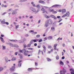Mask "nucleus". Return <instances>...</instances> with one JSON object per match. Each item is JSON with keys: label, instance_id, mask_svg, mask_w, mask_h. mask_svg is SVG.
Wrapping results in <instances>:
<instances>
[{"label": "nucleus", "instance_id": "nucleus-1", "mask_svg": "<svg viewBox=\"0 0 74 74\" xmlns=\"http://www.w3.org/2000/svg\"><path fill=\"white\" fill-rule=\"evenodd\" d=\"M34 7H37L38 8L37 10H36V9L34 8L31 7L30 8V9L31 11H33L35 12V14H37L38 12L40 11V10L41 9V6L39 5H35Z\"/></svg>", "mask_w": 74, "mask_h": 74}, {"label": "nucleus", "instance_id": "nucleus-2", "mask_svg": "<svg viewBox=\"0 0 74 74\" xmlns=\"http://www.w3.org/2000/svg\"><path fill=\"white\" fill-rule=\"evenodd\" d=\"M20 52L22 53H23V54L24 55H25V56H27V55H28V52H29V51H26L25 49H23L22 50H20Z\"/></svg>", "mask_w": 74, "mask_h": 74}, {"label": "nucleus", "instance_id": "nucleus-3", "mask_svg": "<svg viewBox=\"0 0 74 74\" xmlns=\"http://www.w3.org/2000/svg\"><path fill=\"white\" fill-rule=\"evenodd\" d=\"M9 45L10 46H11V47H17V48H18L19 47V46L18 45H17L16 44H14L12 45L11 43H10Z\"/></svg>", "mask_w": 74, "mask_h": 74}, {"label": "nucleus", "instance_id": "nucleus-4", "mask_svg": "<svg viewBox=\"0 0 74 74\" xmlns=\"http://www.w3.org/2000/svg\"><path fill=\"white\" fill-rule=\"evenodd\" d=\"M10 41H13V42H19V43H21L22 42H23V41H22V40H10Z\"/></svg>", "mask_w": 74, "mask_h": 74}, {"label": "nucleus", "instance_id": "nucleus-5", "mask_svg": "<svg viewBox=\"0 0 74 74\" xmlns=\"http://www.w3.org/2000/svg\"><path fill=\"white\" fill-rule=\"evenodd\" d=\"M65 73H66V70L64 69L63 68V72L61 71H60V74H64Z\"/></svg>", "mask_w": 74, "mask_h": 74}, {"label": "nucleus", "instance_id": "nucleus-6", "mask_svg": "<svg viewBox=\"0 0 74 74\" xmlns=\"http://www.w3.org/2000/svg\"><path fill=\"white\" fill-rule=\"evenodd\" d=\"M61 5H53L51 7H55V8H58V7H61Z\"/></svg>", "mask_w": 74, "mask_h": 74}, {"label": "nucleus", "instance_id": "nucleus-7", "mask_svg": "<svg viewBox=\"0 0 74 74\" xmlns=\"http://www.w3.org/2000/svg\"><path fill=\"white\" fill-rule=\"evenodd\" d=\"M29 33L32 32V34H33V35H34L37 33V32H34V30H32L29 31Z\"/></svg>", "mask_w": 74, "mask_h": 74}, {"label": "nucleus", "instance_id": "nucleus-8", "mask_svg": "<svg viewBox=\"0 0 74 74\" xmlns=\"http://www.w3.org/2000/svg\"><path fill=\"white\" fill-rule=\"evenodd\" d=\"M46 22H48L49 24H52L53 23V21L51 20H49L46 21Z\"/></svg>", "mask_w": 74, "mask_h": 74}, {"label": "nucleus", "instance_id": "nucleus-9", "mask_svg": "<svg viewBox=\"0 0 74 74\" xmlns=\"http://www.w3.org/2000/svg\"><path fill=\"white\" fill-rule=\"evenodd\" d=\"M22 62V61L21 60H20L18 62V66L19 67H21V66L22 65V63H21V62Z\"/></svg>", "mask_w": 74, "mask_h": 74}, {"label": "nucleus", "instance_id": "nucleus-10", "mask_svg": "<svg viewBox=\"0 0 74 74\" xmlns=\"http://www.w3.org/2000/svg\"><path fill=\"white\" fill-rule=\"evenodd\" d=\"M15 69V66H13L10 69V70L11 71H14Z\"/></svg>", "mask_w": 74, "mask_h": 74}, {"label": "nucleus", "instance_id": "nucleus-11", "mask_svg": "<svg viewBox=\"0 0 74 74\" xmlns=\"http://www.w3.org/2000/svg\"><path fill=\"white\" fill-rule=\"evenodd\" d=\"M50 12H52L53 14H56L57 13V12L56 11H55L53 10V9H52L51 10H49Z\"/></svg>", "mask_w": 74, "mask_h": 74}, {"label": "nucleus", "instance_id": "nucleus-12", "mask_svg": "<svg viewBox=\"0 0 74 74\" xmlns=\"http://www.w3.org/2000/svg\"><path fill=\"white\" fill-rule=\"evenodd\" d=\"M5 59L6 62L7 63H8V61L10 62V61H11V60H8V58L7 57H5Z\"/></svg>", "mask_w": 74, "mask_h": 74}, {"label": "nucleus", "instance_id": "nucleus-13", "mask_svg": "<svg viewBox=\"0 0 74 74\" xmlns=\"http://www.w3.org/2000/svg\"><path fill=\"white\" fill-rule=\"evenodd\" d=\"M12 15H14V14L16 15V14H17V12H15V10H12Z\"/></svg>", "mask_w": 74, "mask_h": 74}, {"label": "nucleus", "instance_id": "nucleus-14", "mask_svg": "<svg viewBox=\"0 0 74 74\" xmlns=\"http://www.w3.org/2000/svg\"><path fill=\"white\" fill-rule=\"evenodd\" d=\"M49 26V23L48 22H47V21H46V23L45 24V27H47Z\"/></svg>", "mask_w": 74, "mask_h": 74}, {"label": "nucleus", "instance_id": "nucleus-15", "mask_svg": "<svg viewBox=\"0 0 74 74\" xmlns=\"http://www.w3.org/2000/svg\"><path fill=\"white\" fill-rule=\"evenodd\" d=\"M70 71H71V74H74V70L73 69H70Z\"/></svg>", "mask_w": 74, "mask_h": 74}, {"label": "nucleus", "instance_id": "nucleus-16", "mask_svg": "<svg viewBox=\"0 0 74 74\" xmlns=\"http://www.w3.org/2000/svg\"><path fill=\"white\" fill-rule=\"evenodd\" d=\"M65 15L66 17H69V16L70 15V12H67L65 14Z\"/></svg>", "mask_w": 74, "mask_h": 74}, {"label": "nucleus", "instance_id": "nucleus-17", "mask_svg": "<svg viewBox=\"0 0 74 74\" xmlns=\"http://www.w3.org/2000/svg\"><path fill=\"white\" fill-rule=\"evenodd\" d=\"M50 16L51 18H54V19H57V17H56L55 16L53 15H50Z\"/></svg>", "mask_w": 74, "mask_h": 74}, {"label": "nucleus", "instance_id": "nucleus-18", "mask_svg": "<svg viewBox=\"0 0 74 74\" xmlns=\"http://www.w3.org/2000/svg\"><path fill=\"white\" fill-rule=\"evenodd\" d=\"M42 47L44 49L43 50V51L45 53V52L46 51V47L44 45H43Z\"/></svg>", "mask_w": 74, "mask_h": 74}, {"label": "nucleus", "instance_id": "nucleus-19", "mask_svg": "<svg viewBox=\"0 0 74 74\" xmlns=\"http://www.w3.org/2000/svg\"><path fill=\"white\" fill-rule=\"evenodd\" d=\"M41 10H42V11H43V12H42L43 13H45V12H46V11H45V9H44V8L43 7H42V8Z\"/></svg>", "mask_w": 74, "mask_h": 74}, {"label": "nucleus", "instance_id": "nucleus-20", "mask_svg": "<svg viewBox=\"0 0 74 74\" xmlns=\"http://www.w3.org/2000/svg\"><path fill=\"white\" fill-rule=\"evenodd\" d=\"M44 16L46 18H50V16H47L46 14H44Z\"/></svg>", "mask_w": 74, "mask_h": 74}, {"label": "nucleus", "instance_id": "nucleus-21", "mask_svg": "<svg viewBox=\"0 0 74 74\" xmlns=\"http://www.w3.org/2000/svg\"><path fill=\"white\" fill-rule=\"evenodd\" d=\"M60 64L62 65V66H63V65H64V63L61 60L60 61Z\"/></svg>", "mask_w": 74, "mask_h": 74}, {"label": "nucleus", "instance_id": "nucleus-22", "mask_svg": "<svg viewBox=\"0 0 74 74\" xmlns=\"http://www.w3.org/2000/svg\"><path fill=\"white\" fill-rule=\"evenodd\" d=\"M66 12V10L64 9H63L62 10V14H64V13H65Z\"/></svg>", "mask_w": 74, "mask_h": 74}, {"label": "nucleus", "instance_id": "nucleus-23", "mask_svg": "<svg viewBox=\"0 0 74 74\" xmlns=\"http://www.w3.org/2000/svg\"><path fill=\"white\" fill-rule=\"evenodd\" d=\"M39 2L40 3H41L42 4H44L45 3V2L42 0H40L39 1Z\"/></svg>", "mask_w": 74, "mask_h": 74}, {"label": "nucleus", "instance_id": "nucleus-24", "mask_svg": "<svg viewBox=\"0 0 74 74\" xmlns=\"http://www.w3.org/2000/svg\"><path fill=\"white\" fill-rule=\"evenodd\" d=\"M51 29L53 32H55V27H51Z\"/></svg>", "mask_w": 74, "mask_h": 74}, {"label": "nucleus", "instance_id": "nucleus-25", "mask_svg": "<svg viewBox=\"0 0 74 74\" xmlns=\"http://www.w3.org/2000/svg\"><path fill=\"white\" fill-rule=\"evenodd\" d=\"M0 38L1 39V40L3 42H4V39L3 38L1 37V36H0Z\"/></svg>", "mask_w": 74, "mask_h": 74}, {"label": "nucleus", "instance_id": "nucleus-26", "mask_svg": "<svg viewBox=\"0 0 74 74\" xmlns=\"http://www.w3.org/2000/svg\"><path fill=\"white\" fill-rule=\"evenodd\" d=\"M27 1V0H20L19 1L21 3L22 2H25V1Z\"/></svg>", "mask_w": 74, "mask_h": 74}, {"label": "nucleus", "instance_id": "nucleus-27", "mask_svg": "<svg viewBox=\"0 0 74 74\" xmlns=\"http://www.w3.org/2000/svg\"><path fill=\"white\" fill-rule=\"evenodd\" d=\"M48 38L49 40H52V37L51 36H49L48 37Z\"/></svg>", "mask_w": 74, "mask_h": 74}, {"label": "nucleus", "instance_id": "nucleus-28", "mask_svg": "<svg viewBox=\"0 0 74 74\" xmlns=\"http://www.w3.org/2000/svg\"><path fill=\"white\" fill-rule=\"evenodd\" d=\"M27 70L28 71H32V69L31 68H29Z\"/></svg>", "mask_w": 74, "mask_h": 74}, {"label": "nucleus", "instance_id": "nucleus-29", "mask_svg": "<svg viewBox=\"0 0 74 74\" xmlns=\"http://www.w3.org/2000/svg\"><path fill=\"white\" fill-rule=\"evenodd\" d=\"M2 48H3V50H4V49H5V46L2 45Z\"/></svg>", "mask_w": 74, "mask_h": 74}, {"label": "nucleus", "instance_id": "nucleus-30", "mask_svg": "<svg viewBox=\"0 0 74 74\" xmlns=\"http://www.w3.org/2000/svg\"><path fill=\"white\" fill-rule=\"evenodd\" d=\"M57 60H59V57L58 56H57L56 57Z\"/></svg>", "mask_w": 74, "mask_h": 74}, {"label": "nucleus", "instance_id": "nucleus-31", "mask_svg": "<svg viewBox=\"0 0 74 74\" xmlns=\"http://www.w3.org/2000/svg\"><path fill=\"white\" fill-rule=\"evenodd\" d=\"M31 4L33 5V7H35V4H34V2H31Z\"/></svg>", "mask_w": 74, "mask_h": 74}, {"label": "nucleus", "instance_id": "nucleus-32", "mask_svg": "<svg viewBox=\"0 0 74 74\" xmlns=\"http://www.w3.org/2000/svg\"><path fill=\"white\" fill-rule=\"evenodd\" d=\"M12 8H10V9L8 10H7V12H10V11H12Z\"/></svg>", "mask_w": 74, "mask_h": 74}, {"label": "nucleus", "instance_id": "nucleus-33", "mask_svg": "<svg viewBox=\"0 0 74 74\" xmlns=\"http://www.w3.org/2000/svg\"><path fill=\"white\" fill-rule=\"evenodd\" d=\"M16 59V58H12V60H15Z\"/></svg>", "mask_w": 74, "mask_h": 74}, {"label": "nucleus", "instance_id": "nucleus-34", "mask_svg": "<svg viewBox=\"0 0 74 74\" xmlns=\"http://www.w3.org/2000/svg\"><path fill=\"white\" fill-rule=\"evenodd\" d=\"M47 61H48L49 62H51V60L48 58H47Z\"/></svg>", "mask_w": 74, "mask_h": 74}, {"label": "nucleus", "instance_id": "nucleus-35", "mask_svg": "<svg viewBox=\"0 0 74 74\" xmlns=\"http://www.w3.org/2000/svg\"><path fill=\"white\" fill-rule=\"evenodd\" d=\"M33 40H32L30 41V44H33Z\"/></svg>", "mask_w": 74, "mask_h": 74}, {"label": "nucleus", "instance_id": "nucleus-36", "mask_svg": "<svg viewBox=\"0 0 74 74\" xmlns=\"http://www.w3.org/2000/svg\"><path fill=\"white\" fill-rule=\"evenodd\" d=\"M1 23H3V24H5V22L4 21H1Z\"/></svg>", "mask_w": 74, "mask_h": 74}, {"label": "nucleus", "instance_id": "nucleus-37", "mask_svg": "<svg viewBox=\"0 0 74 74\" xmlns=\"http://www.w3.org/2000/svg\"><path fill=\"white\" fill-rule=\"evenodd\" d=\"M59 40H62V38H60V37H59L58 39H57V40L58 41H59Z\"/></svg>", "mask_w": 74, "mask_h": 74}, {"label": "nucleus", "instance_id": "nucleus-38", "mask_svg": "<svg viewBox=\"0 0 74 74\" xmlns=\"http://www.w3.org/2000/svg\"><path fill=\"white\" fill-rule=\"evenodd\" d=\"M35 63L36 66H38V63L37 62H35Z\"/></svg>", "mask_w": 74, "mask_h": 74}, {"label": "nucleus", "instance_id": "nucleus-39", "mask_svg": "<svg viewBox=\"0 0 74 74\" xmlns=\"http://www.w3.org/2000/svg\"><path fill=\"white\" fill-rule=\"evenodd\" d=\"M66 14H65L64 15H63L62 16V18H64V17H66Z\"/></svg>", "mask_w": 74, "mask_h": 74}, {"label": "nucleus", "instance_id": "nucleus-40", "mask_svg": "<svg viewBox=\"0 0 74 74\" xmlns=\"http://www.w3.org/2000/svg\"><path fill=\"white\" fill-rule=\"evenodd\" d=\"M30 45H31V44L30 43V44H28L27 45V47H30Z\"/></svg>", "mask_w": 74, "mask_h": 74}, {"label": "nucleus", "instance_id": "nucleus-41", "mask_svg": "<svg viewBox=\"0 0 74 74\" xmlns=\"http://www.w3.org/2000/svg\"><path fill=\"white\" fill-rule=\"evenodd\" d=\"M42 39H40L38 40L39 42H42Z\"/></svg>", "mask_w": 74, "mask_h": 74}, {"label": "nucleus", "instance_id": "nucleus-42", "mask_svg": "<svg viewBox=\"0 0 74 74\" xmlns=\"http://www.w3.org/2000/svg\"><path fill=\"white\" fill-rule=\"evenodd\" d=\"M24 46V48H25L26 47V44H23Z\"/></svg>", "mask_w": 74, "mask_h": 74}, {"label": "nucleus", "instance_id": "nucleus-43", "mask_svg": "<svg viewBox=\"0 0 74 74\" xmlns=\"http://www.w3.org/2000/svg\"><path fill=\"white\" fill-rule=\"evenodd\" d=\"M36 37L37 38H39V37H40V35H36Z\"/></svg>", "mask_w": 74, "mask_h": 74}, {"label": "nucleus", "instance_id": "nucleus-44", "mask_svg": "<svg viewBox=\"0 0 74 74\" xmlns=\"http://www.w3.org/2000/svg\"><path fill=\"white\" fill-rule=\"evenodd\" d=\"M15 26L16 27L15 29H17V28L19 27V25H15Z\"/></svg>", "mask_w": 74, "mask_h": 74}, {"label": "nucleus", "instance_id": "nucleus-45", "mask_svg": "<svg viewBox=\"0 0 74 74\" xmlns=\"http://www.w3.org/2000/svg\"><path fill=\"white\" fill-rule=\"evenodd\" d=\"M41 51H40V50H39V52L38 53V55H40V53H41Z\"/></svg>", "mask_w": 74, "mask_h": 74}, {"label": "nucleus", "instance_id": "nucleus-46", "mask_svg": "<svg viewBox=\"0 0 74 74\" xmlns=\"http://www.w3.org/2000/svg\"><path fill=\"white\" fill-rule=\"evenodd\" d=\"M57 45H58V44H55L54 45V47H57Z\"/></svg>", "mask_w": 74, "mask_h": 74}, {"label": "nucleus", "instance_id": "nucleus-47", "mask_svg": "<svg viewBox=\"0 0 74 74\" xmlns=\"http://www.w3.org/2000/svg\"><path fill=\"white\" fill-rule=\"evenodd\" d=\"M29 35H28V34H25V37H29Z\"/></svg>", "mask_w": 74, "mask_h": 74}, {"label": "nucleus", "instance_id": "nucleus-48", "mask_svg": "<svg viewBox=\"0 0 74 74\" xmlns=\"http://www.w3.org/2000/svg\"><path fill=\"white\" fill-rule=\"evenodd\" d=\"M32 41H33V42L34 41V42H36V39H34V40L32 39Z\"/></svg>", "mask_w": 74, "mask_h": 74}, {"label": "nucleus", "instance_id": "nucleus-49", "mask_svg": "<svg viewBox=\"0 0 74 74\" xmlns=\"http://www.w3.org/2000/svg\"><path fill=\"white\" fill-rule=\"evenodd\" d=\"M5 24H6L7 25H9V23L7 22H5Z\"/></svg>", "mask_w": 74, "mask_h": 74}, {"label": "nucleus", "instance_id": "nucleus-50", "mask_svg": "<svg viewBox=\"0 0 74 74\" xmlns=\"http://www.w3.org/2000/svg\"><path fill=\"white\" fill-rule=\"evenodd\" d=\"M63 23H60L59 24V26H61V25H62V24H63Z\"/></svg>", "mask_w": 74, "mask_h": 74}, {"label": "nucleus", "instance_id": "nucleus-51", "mask_svg": "<svg viewBox=\"0 0 74 74\" xmlns=\"http://www.w3.org/2000/svg\"><path fill=\"white\" fill-rule=\"evenodd\" d=\"M48 48H50V49H51V45H48Z\"/></svg>", "mask_w": 74, "mask_h": 74}, {"label": "nucleus", "instance_id": "nucleus-52", "mask_svg": "<svg viewBox=\"0 0 74 74\" xmlns=\"http://www.w3.org/2000/svg\"><path fill=\"white\" fill-rule=\"evenodd\" d=\"M62 11V10L60 9V10H59L58 11V12H61Z\"/></svg>", "mask_w": 74, "mask_h": 74}, {"label": "nucleus", "instance_id": "nucleus-53", "mask_svg": "<svg viewBox=\"0 0 74 74\" xmlns=\"http://www.w3.org/2000/svg\"><path fill=\"white\" fill-rule=\"evenodd\" d=\"M62 46L64 47H65V44L64 43H63L62 44Z\"/></svg>", "mask_w": 74, "mask_h": 74}, {"label": "nucleus", "instance_id": "nucleus-54", "mask_svg": "<svg viewBox=\"0 0 74 74\" xmlns=\"http://www.w3.org/2000/svg\"><path fill=\"white\" fill-rule=\"evenodd\" d=\"M53 49H51V52H53Z\"/></svg>", "mask_w": 74, "mask_h": 74}, {"label": "nucleus", "instance_id": "nucleus-55", "mask_svg": "<svg viewBox=\"0 0 74 74\" xmlns=\"http://www.w3.org/2000/svg\"><path fill=\"white\" fill-rule=\"evenodd\" d=\"M17 54H18V52H16L15 53H14V55H17Z\"/></svg>", "mask_w": 74, "mask_h": 74}, {"label": "nucleus", "instance_id": "nucleus-56", "mask_svg": "<svg viewBox=\"0 0 74 74\" xmlns=\"http://www.w3.org/2000/svg\"><path fill=\"white\" fill-rule=\"evenodd\" d=\"M41 53L42 55H44V53H43V52H42V51H41Z\"/></svg>", "mask_w": 74, "mask_h": 74}, {"label": "nucleus", "instance_id": "nucleus-57", "mask_svg": "<svg viewBox=\"0 0 74 74\" xmlns=\"http://www.w3.org/2000/svg\"><path fill=\"white\" fill-rule=\"evenodd\" d=\"M33 16H31L30 17H29V18L30 19H32V18H33Z\"/></svg>", "mask_w": 74, "mask_h": 74}, {"label": "nucleus", "instance_id": "nucleus-58", "mask_svg": "<svg viewBox=\"0 0 74 74\" xmlns=\"http://www.w3.org/2000/svg\"><path fill=\"white\" fill-rule=\"evenodd\" d=\"M64 58H65L64 56H63L62 58V59H64Z\"/></svg>", "mask_w": 74, "mask_h": 74}, {"label": "nucleus", "instance_id": "nucleus-59", "mask_svg": "<svg viewBox=\"0 0 74 74\" xmlns=\"http://www.w3.org/2000/svg\"><path fill=\"white\" fill-rule=\"evenodd\" d=\"M5 14H6V12H5L3 13L2 15H5Z\"/></svg>", "mask_w": 74, "mask_h": 74}, {"label": "nucleus", "instance_id": "nucleus-60", "mask_svg": "<svg viewBox=\"0 0 74 74\" xmlns=\"http://www.w3.org/2000/svg\"><path fill=\"white\" fill-rule=\"evenodd\" d=\"M1 36L2 37H4V35H1Z\"/></svg>", "mask_w": 74, "mask_h": 74}, {"label": "nucleus", "instance_id": "nucleus-61", "mask_svg": "<svg viewBox=\"0 0 74 74\" xmlns=\"http://www.w3.org/2000/svg\"><path fill=\"white\" fill-rule=\"evenodd\" d=\"M23 41H26V38H24L23 39Z\"/></svg>", "mask_w": 74, "mask_h": 74}, {"label": "nucleus", "instance_id": "nucleus-62", "mask_svg": "<svg viewBox=\"0 0 74 74\" xmlns=\"http://www.w3.org/2000/svg\"><path fill=\"white\" fill-rule=\"evenodd\" d=\"M37 43H35L34 44V46H37Z\"/></svg>", "mask_w": 74, "mask_h": 74}, {"label": "nucleus", "instance_id": "nucleus-63", "mask_svg": "<svg viewBox=\"0 0 74 74\" xmlns=\"http://www.w3.org/2000/svg\"><path fill=\"white\" fill-rule=\"evenodd\" d=\"M15 7H19L18 5H16L15 6Z\"/></svg>", "mask_w": 74, "mask_h": 74}, {"label": "nucleus", "instance_id": "nucleus-64", "mask_svg": "<svg viewBox=\"0 0 74 74\" xmlns=\"http://www.w3.org/2000/svg\"><path fill=\"white\" fill-rule=\"evenodd\" d=\"M40 22H41V20H39L38 22V23H40Z\"/></svg>", "mask_w": 74, "mask_h": 74}]
</instances>
